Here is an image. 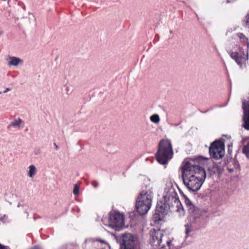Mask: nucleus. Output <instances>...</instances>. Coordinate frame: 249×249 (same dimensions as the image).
Masks as SVG:
<instances>
[{"instance_id":"20","label":"nucleus","mask_w":249,"mask_h":249,"mask_svg":"<svg viewBox=\"0 0 249 249\" xmlns=\"http://www.w3.org/2000/svg\"><path fill=\"white\" fill-rule=\"evenodd\" d=\"M73 193L74 195H78L79 194V187L77 184L74 185Z\"/></svg>"},{"instance_id":"5","label":"nucleus","mask_w":249,"mask_h":249,"mask_svg":"<svg viewBox=\"0 0 249 249\" xmlns=\"http://www.w3.org/2000/svg\"><path fill=\"white\" fill-rule=\"evenodd\" d=\"M225 153V146L221 141H215L209 147V154L211 158L214 159L222 158Z\"/></svg>"},{"instance_id":"10","label":"nucleus","mask_w":249,"mask_h":249,"mask_svg":"<svg viewBox=\"0 0 249 249\" xmlns=\"http://www.w3.org/2000/svg\"><path fill=\"white\" fill-rule=\"evenodd\" d=\"M243 109L244 110L243 127L249 130V101H243Z\"/></svg>"},{"instance_id":"2","label":"nucleus","mask_w":249,"mask_h":249,"mask_svg":"<svg viewBox=\"0 0 249 249\" xmlns=\"http://www.w3.org/2000/svg\"><path fill=\"white\" fill-rule=\"evenodd\" d=\"M150 242L157 249H179L182 247L183 239L178 236L167 234L160 229L151 230Z\"/></svg>"},{"instance_id":"30","label":"nucleus","mask_w":249,"mask_h":249,"mask_svg":"<svg viewBox=\"0 0 249 249\" xmlns=\"http://www.w3.org/2000/svg\"><path fill=\"white\" fill-rule=\"evenodd\" d=\"M2 93H3V91H0V94H2Z\"/></svg>"},{"instance_id":"3","label":"nucleus","mask_w":249,"mask_h":249,"mask_svg":"<svg viewBox=\"0 0 249 249\" xmlns=\"http://www.w3.org/2000/svg\"><path fill=\"white\" fill-rule=\"evenodd\" d=\"M173 153L171 141L168 139L161 140L156 155L157 161L161 164H166L172 158Z\"/></svg>"},{"instance_id":"8","label":"nucleus","mask_w":249,"mask_h":249,"mask_svg":"<svg viewBox=\"0 0 249 249\" xmlns=\"http://www.w3.org/2000/svg\"><path fill=\"white\" fill-rule=\"evenodd\" d=\"M186 203L189 207L188 210L190 214L191 222H193L194 224L199 223L202 214V211L193 205L189 200Z\"/></svg>"},{"instance_id":"24","label":"nucleus","mask_w":249,"mask_h":249,"mask_svg":"<svg viewBox=\"0 0 249 249\" xmlns=\"http://www.w3.org/2000/svg\"><path fill=\"white\" fill-rule=\"evenodd\" d=\"M228 170L229 172L230 173H232L234 171V169L233 168H228Z\"/></svg>"},{"instance_id":"12","label":"nucleus","mask_w":249,"mask_h":249,"mask_svg":"<svg viewBox=\"0 0 249 249\" xmlns=\"http://www.w3.org/2000/svg\"><path fill=\"white\" fill-rule=\"evenodd\" d=\"M208 170L211 174H219L222 173L223 168L222 166L217 163H214L209 167Z\"/></svg>"},{"instance_id":"7","label":"nucleus","mask_w":249,"mask_h":249,"mask_svg":"<svg viewBox=\"0 0 249 249\" xmlns=\"http://www.w3.org/2000/svg\"><path fill=\"white\" fill-rule=\"evenodd\" d=\"M231 57L234 59L241 69L247 68L248 64V51L245 54L243 53L232 52L231 54Z\"/></svg>"},{"instance_id":"1","label":"nucleus","mask_w":249,"mask_h":249,"mask_svg":"<svg viewBox=\"0 0 249 249\" xmlns=\"http://www.w3.org/2000/svg\"><path fill=\"white\" fill-rule=\"evenodd\" d=\"M193 161H185L181 166L182 178L184 185L192 192L198 191L206 178L204 169Z\"/></svg>"},{"instance_id":"31","label":"nucleus","mask_w":249,"mask_h":249,"mask_svg":"<svg viewBox=\"0 0 249 249\" xmlns=\"http://www.w3.org/2000/svg\"><path fill=\"white\" fill-rule=\"evenodd\" d=\"M55 147H56V149H57V148H58V146H57V145H55Z\"/></svg>"},{"instance_id":"15","label":"nucleus","mask_w":249,"mask_h":249,"mask_svg":"<svg viewBox=\"0 0 249 249\" xmlns=\"http://www.w3.org/2000/svg\"><path fill=\"white\" fill-rule=\"evenodd\" d=\"M29 170L28 171L27 175L28 177L30 178H33L34 176L36 175L37 172V169L36 167L32 164L30 165L29 167Z\"/></svg>"},{"instance_id":"19","label":"nucleus","mask_w":249,"mask_h":249,"mask_svg":"<svg viewBox=\"0 0 249 249\" xmlns=\"http://www.w3.org/2000/svg\"><path fill=\"white\" fill-rule=\"evenodd\" d=\"M238 36L239 37V38L240 39H243L244 40H245L246 41L247 45V48L248 49L249 48V42L248 41V39L245 36V35H244L242 33H239L238 34Z\"/></svg>"},{"instance_id":"22","label":"nucleus","mask_w":249,"mask_h":249,"mask_svg":"<svg viewBox=\"0 0 249 249\" xmlns=\"http://www.w3.org/2000/svg\"><path fill=\"white\" fill-rule=\"evenodd\" d=\"M92 185L93 186L94 188H96L98 187L99 184L97 181H93L92 182Z\"/></svg>"},{"instance_id":"21","label":"nucleus","mask_w":249,"mask_h":249,"mask_svg":"<svg viewBox=\"0 0 249 249\" xmlns=\"http://www.w3.org/2000/svg\"><path fill=\"white\" fill-rule=\"evenodd\" d=\"M248 18L246 21V25L245 26L249 28V14L247 15Z\"/></svg>"},{"instance_id":"17","label":"nucleus","mask_w":249,"mask_h":249,"mask_svg":"<svg viewBox=\"0 0 249 249\" xmlns=\"http://www.w3.org/2000/svg\"><path fill=\"white\" fill-rule=\"evenodd\" d=\"M22 122V121L19 118L18 120H15L12 122L10 125L13 126L15 127H19Z\"/></svg>"},{"instance_id":"32","label":"nucleus","mask_w":249,"mask_h":249,"mask_svg":"<svg viewBox=\"0 0 249 249\" xmlns=\"http://www.w3.org/2000/svg\"><path fill=\"white\" fill-rule=\"evenodd\" d=\"M67 90L68 91H70V89H69L68 88L67 89Z\"/></svg>"},{"instance_id":"25","label":"nucleus","mask_w":249,"mask_h":249,"mask_svg":"<svg viewBox=\"0 0 249 249\" xmlns=\"http://www.w3.org/2000/svg\"><path fill=\"white\" fill-rule=\"evenodd\" d=\"M0 249H5V247L0 244Z\"/></svg>"},{"instance_id":"27","label":"nucleus","mask_w":249,"mask_h":249,"mask_svg":"<svg viewBox=\"0 0 249 249\" xmlns=\"http://www.w3.org/2000/svg\"><path fill=\"white\" fill-rule=\"evenodd\" d=\"M33 249H40L38 247H35Z\"/></svg>"},{"instance_id":"23","label":"nucleus","mask_w":249,"mask_h":249,"mask_svg":"<svg viewBox=\"0 0 249 249\" xmlns=\"http://www.w3.org/2000/svg\"><path fill=\"white\" fill-rule=\"evenodd\" d=\"M11 90V89L10 88H6L4 91H3V93H7V92Z\"/></svg>"},{"instance_id":"33","label":"nucleus","mask_w":249,"mask_h":249,"mask_svg":"<svg viewBox=\"0 0 249 249\" xmlns=\"http://www.w3.org/2000/svg\"><path fill=\"white\" fill-rule=\"evenodd\" d=\"M237 166L238 167H239V164H237Z\"/></svg>"},{"instance_id":"18","label":"nucleus","mask_w":249,"mask_h":249,"mask_svg":"<svg viewBox=\"0 0 249 249\" xmlns=\"http://www.w3.org/2000/svg\"><path fill=\"white\" fill-rule=\"evenodd\" d=\"M150 119L151 122L156 124L159 123L160 121L159 116L156 114H155L151 116Z\"/></svg>"},{"instance_id":"6","label":"nucleus","mask_w":249,"mask_h":249,"mask_svg":"<svg viewBox=\"0 0 249 249\" xmlns=\"http://www.w3.org/2000/svg\"><path fill=\"white\" fill-rule=\"evenodd\" d=\"M109 225L113 229L121 228L124 226V215L118 212H113L109 214L108 217Z\"/></svg>"},{"instance_id":"4","label":"nucleus","mask_w":249,"mask_h":249,"mask_svg":"<svg viewBox=\"0 0 249 249\" xmlns=\"http://www.w3.org/2000/svg\"><path fill=\"white\" fill-rule=\"evenodd\" d=\"M153 198V193L150 190L142 191L138 197L136 203L137 211L140 214H145L151 206Z\"/></svg>"},{"instance_id":"13","label":"nucleus","mask_w":249,"mask_h":249,"mask_svg":"<svg viewBox=\"0 0 249 249\" xmlns=\"http://www.w3.org/2000/svg\"><path fill=\"white\" fill-rule=\"evenodd\" d=\"M23 61L22 59L18 57L14 56H10L8 59L7 64L10 66H18L20 63H22Z\"/></svg>"},{"instance_id":"16","label":"nucleus","mask_w":249,"mask_h":249,"mask_svg":"<svg viewBox=\"0 0 249 249\" xmlns=\"http://www.w3.org/2000/svg\"><path fill=\"white\" fill-rule=\"evenodd\" d=\"M242 151L246 157L249 159V142L246 145L243 146Z\"/></svg>"},{"instance_id":"26","label":"nucleus","mask_w":249,"mask_h":249,"mask_svg":"<svg viewBox=\"0 0 249 249\" xmlns=\"http://www.w3.org/2000/svg\"><path fill=\"white\" fill-rule=\"evenodd\" d=\"M3 31L0 28V36L3 34Z\"/></svg>"},{"instance_id":"11","label":"nucleus","mask_w":249,"mask_h":249,"mask_svg":"<svg viewBox=\"0 0 249 249\" xmlns=\"http://www.w3.org/2000/svg\"><path fill=\"white\" fill-rule=\"evenodd\" d=\"M167 213V211L164 204H158L155 210L154 218L156 220L161 219V216L165 215Z\"/></svg>"},{"instance_id":"29","label":"nucleus","mask_w":249,"mask_h":249,"mask_svg":"<svg viewBox=\"0 0 249 249\" xmlns=\"http://www.w3.org/2000/svg\"><path fill=\"white\" fill-rule=\"evenodd\" d=\"M29 16H31L32 18H34V17L32 14H30Z\"/></svg>"},{"instance_id":"9","label":"nucleus","mask_w":249,"mask_h":249,"mask_svg":"<svg viewBox=\"0 0 249 249\" xmlns=\"http://www.w3.org/2000/svg\"><path fill=\"white\" fill-rule=\"evenodd\" d=\"M120 248L121 249H135V241L132 234L125 233L122 235Z\"/></svg>"},{"instance_id":"14","label":"nucleus","mask_w":249,"mask_h":249,"mask_svg":"<svg viewBox=\"0 0 249 249\" xmlns=\"http://www.w3.org/2000/svg\"><path fill=\"white\" fill-rule=\"evenodd\" d=\"M194 225L193 222H190L184 225L186 237L190 236V233L195 230Z\"/></svg>"},{"instance_id":"28","label":"nucleus","mask_w":249,"mask_h":249,"mask_svg":"<svg viewBox=\"0 0 249 249\" xmlns=\"http://www.w3.org/2000/svg\"><path fill=\"white\" fill-rule=\"evenodd\" d=\"M97 241H100L101 242H104V241L102 240H97Z\"/></svg>"}]
</instances>
